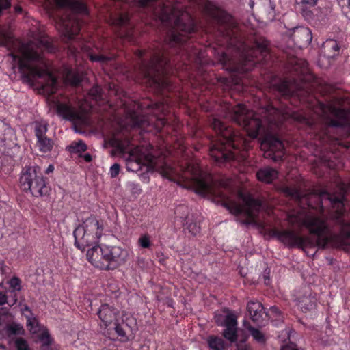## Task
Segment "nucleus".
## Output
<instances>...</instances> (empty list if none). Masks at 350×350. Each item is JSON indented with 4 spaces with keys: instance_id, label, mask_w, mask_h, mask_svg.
<instances>
[{
    "instance_id": "27",
    "label": "nucleus",
    "mask_w": 350,
    "mask_h": 350,
    "mask_svg": "<svg viewBox=\"0 0 350 350\" xmlns=\"http://www.w3.org/2000/svg\"><path fill=\"white\" fill-rule=\"evenodd\" d=\"M321 52L327 58H333L340 52V46L335 40H327L322 45Z\"/></svg>"
},
{
    "instance_id": "53",
    "label": "nucleus",
    "mask_w": 350,
    "mask_h": 350,
    "mask_svg": "<svg viewBox=\"0 0 350 350\" xmlns=\"http://www.w3.org/2000/svg\"><path fill=\"white\" fill-rule=\"evenodd\" d=\"M237 350H251L250 347L247 344H237Z\"/></svg>"
},
{
    "instance_id": "43",
    "label": "nucleus",
    "mask_w": 350,
    "mask_h": 350,
    "mask_svg": "<svg viewBox=\"0 0 350 350\" xmlns=\"http://www.w3.org/2000/svg\"><path fill=\"white\" fill-rule=\"evenodd\" d=\"M186 229L193 236L197 235L200 232V227L197 223L188 224L186 227Z\"/></svg>"
},
{
    "instance_id": "12",
    "label": "nucleus",
    "mask_w": 350,
    "mask_h": 350,
    "mask_svg": "<svg viewBox=\"0 0 350 350\" xmlns=\"http://www.w3.org/2000/svg\"><path fill=\"white\" fill-rule=\"evenodd\" d=\"M167 64V60L161 58L160 54L155 55L150 64L143 63L139 74L149 85L167 89L170 86V82L165 77Z\"/></svg>"
},
{
    "instance_id": "56",
    "label": "nucleus",
    "mask_w": 350,
    "mask_h": 350,
    "mask_svg": "<svg viewBox=\"0 0 350 350\" xmlns=\"http://www.w3.org/2000/svg\"><path fill=\"white\" fill-rule=\"evenodd\" d=\"M83 158L86 162H90L92 161V156L90 154H85Z\"/></svg>"
},
{
    "instance_id": "55",
    "label": "nucleus",
    "mask_w": 350,
    "mask_h": 350,
    "mask_svg": "<svg viewBox=\"0 0 350 350\" xmlns=\"http://www.w3.org/2000/svg\"><path fill=\"white\" fill-rule=\"evenodd\" d=\"M54 170V166L53 165H49L46 170L45 172L46 174H49L51 172H53Z\"/></svg>"
},
{
    "instance_id": "29",
    "label": "nucleus",
    "mask_w": 350,
    "mask_h": 350,
    "mask_svg": "<svg viewBox=\"0 0 350 350\" xmlns=\"http://www.w3.org/2000/svg\"><path fill=\"white\" fill-rule=\"evenodd\" d=\"M89 49V46L87 45H83L81 47V50L87 52V56L93 62H99L100 64L103 65L115 58L113 55H106L103 54H95L93 52L90 51Z\"/></svg>"
},
{
    "instance_id": "34",
    "label": "nucleus",
    "mask_w": 350,
    "mask_h": 350,
    "mask_svg": "<svg viewBox=\"0 0 350 350\" xmlns=\"http://www.w3.org/2000/svg\"><path fill=\"white\" fill-rule=\"evenodd\" d=\"M27 325L29 332L33 335L38 332H40V330L44 329L45 327L42 326L38 319L35 317L28 318Z\"/></svg>"
},
{
    "instance_id": "33",
    "label": "nucleus",
    "mask_w": 350,
    "mask_h": 350,
    "mask_svg": "<svg viewBox=\"0 0 350 350\" xmlns=\"http://www.w3.org/2000/svg\"><path fill=\"white\" fill-rule=\"evenodd\" d=\"M53 141L46 136L37 139V146L38 147L39 150L42 152H50L53 148Z\"/></svg>"
},
{
    "instance_id": "1",
    "label": "nucleus",
    "mask_w": 350,
    "mask_h": 350,
    "mask_svg": "<svg viewBox=\"0 0 350 350\" xmlns=\"http://www.w3.org/2000/svg\"><path fill=\"white\" fill-rule=\"evenodd\" d=\"M338 189V196H332L325 191L302 194L294 189L289 193L299 200L302 209L290 213L288 221L315 234V247L325 248L329 243L350 246V222L345 219L343 212V199L350 189V180L347 183L340 182Z\"/></svg>"
},
{
    "instance_id": "8",
    "label": "nucleus",
    "mask_w": 350,
    "mask_h": 350,
    "mask_svg": "<svg viewBox=\"0 0 350 350\" xmlns=\"http://www.w3.org/2000/svg\"><path fill=\"white\" fill-rule=\"evenodd\" d=\"M128 251L120 246L103 245L90 247L86 252L87 260L101 270L114 269L124 264Z\"/></svg>"
},
{
    "instance_id": "44",
    "label": "nucleus",
    "mask_w": 350,
    "mask_h": 350,
    "mask_svg": "<svg viewBox=\"0 0 350 350\" xmlns=\"http://www.w3.org/2000/svg\"><path fill=\"white\" fill-rule=\"evenodd\" d=\"M292 116H293V118L295 119V120H297L298 122H305L310 126H312L314 124V122L312 120L308 119L306 116H304L301 114L293 113Z\"/></svg>"
},
{
    "instance_id": "54",
    "label": "nucleus",
    "mask_w": 350,
    "mask_h": 350,
    "mask_svg": "<svg viewBox=\"0 0 350 350\" xmlns=\"http://www.w3.org/2000/svg\"><path fill=\"white\" fill-rule=\"evenodd\" d=\"M6 265H5L4 262H1V267L0 269L2 273H5L6 272Z\"/></svg>"
},
{
    "instance_id": "40",
    "label": "nucleus",
    "mask_w": 350,
    "mask_h": 350,
    "mask_svg": "<svg viewBox=\"0 0 350 350\" xmlns=\"http://www.w3.org/2000/svg\"><path fill=\"white\" fill-rule=\"evenodd\" d=\"M138 244L142 248H149L151 246L150 235L148 234H142L138 239Z\"/></svg>"
},
{
    "instance_id": "20",
    "label": "nucleus",
    "mask_w": 350,
    "mask_h": 350,
    "mask_svg": "<svg viewBox=\"0 0 350 350\" xmlns=\"http://www.w3.org/2000/svg\"><path fill=\"white\" fill-rule=\"evenodd\" d=\"M278 92L284 96H304L306 92L304 90V88L295 81L291 82L284 81L277 85L276 87Z\"/></svg>"
},
{
    "instance_id": "57",
    "label": "nucleus",
    "mask_w": 350,
    "mask_h": 350,
    "mask_svg": "<svg viewBox=\"0 0 350 350\" xmlns=\"http://www.w3.org/2000/svg\"><path fill=\"white\" fill-rule=\"evenodd\" d=\"M181 211H187V207H185V206H180L179 207H178L176 210V213H180Z\"/></svg>"
},
{
    "instance_id": "49",
    "label": "nucleus",
    "mask_w": 350,
    "mask_h": 350,
    "mask_svg": "<svg viewBox=\"0 0 350 350\" xmlns=\"http://www.w3.org/2000/svg\"><path fill=\"white\" fill-rule=\"evenodd\" d=\"M158 54H160V56L161 57V58L165 59V60H167V58L163 55V53H161V51H154V52H152V53H151V54H150V57H151V59H150V62H146L145 61H142V62H141V64H140V66H139V69L140 70V68H141V67H142V66L143 63H145V64H150V63L151 62L152 59L154 58V56L155 55H158ZM148 56H150V54H148Z\"/></svg>"
},
{
    "instance_id": "62",
    "label": "nucleus",
    "mask_w": 350,
    "mask_h": 350,
    "mask_svg": "<svg viewBox=\"0 0 350 350\" xmlns=\"http://www.w3.org/2000/svg\"><path fill=\"white\" fill-rule=\"evenodd\" d=\"M300 64L302 65L303 67H306L307 63L304 61H301Z\"/></svg>"
},
{
    "instance_id": "24",
    "label": "nucleus",
    "mask_w": 350,
    "mask_h": 350,
    "mask_svg": "<svg viewBox=\"0 0 350 350\" xmlns=\"http://www.w3.org/2000/svg\"><path fill=\"white\" fill-rule=\"evenodd\" d=\"M319 0H296L297 9L302 16L308 21L314 18L313 9Z\"/></svg>"
},
{
    "instance_id": "42",
    "label": "nucleus",
    "mask_w": 350,
    "mask_h": 350,
    "mask_svg": "<svg viewBox=\"0 0 350 350\" xmlns=\"http://www.w3.org/2000/svg\"><path fill=\"white\" fill-rule=\"evenodd\" d=\"M263 1V7L266 12H267L272 16H274L275 5L271 0H262Z\"/></svg>"
},
{
    "instance_id": "61",
    "label": "nucleus",
    "mask_w": 350,
    "mask_h": 350,
    "mask_svg": "<svg viewBox=\"0 0 350 350\" xmlns=\"http://www.w3.org/2000/svg\"><path fill=\"white\" fill-rule=\"evenodd\" d=\"M145 53H146V52L144 51L139 50L137 51V55L139 56V57H143Z\"/></svg>"
},
{
    "instance_id": "30",
    "label": "nucleus",
    "mask_w": 350,
    "mask_h": 350,
    "mask_svg": "<svg viewBox=\"0 0 350 350\" xmlns=\"http://www.w3.org/2000/svg\"><path fill=\"white\" fill-rule=\"evenodd\" d=\"M34 335V341L36 343H41L40 348L50 347L53 342V339L51 337L49 330L44 327Z\"/></svg>"
},
{
    "instance_id": "22",
    "label": "nucleus",
    "mask_w": 350,
    "mask_h": 350,
    "mask_svg": "<svg viewBox=\"0 0 350 350\" xmlns=\"http://www.w3.org/2000/svg\"><path fill=\"white\" fill-rule=\"evenodd\" d=\"M57 111L58 115L64 119L72 121L74 123H81L83 120L82 114L78 112L75 108L68 104L57 103Z\"/></svg>"
},
{
    "instance_id": "7",
    "label": "nucleus",
    "mask_w": 350,
    "mask_h": 350,
    "mask_svg": "<svg viewBox=\"0 0 350 350\" xmlns=\"http://www.w3.org/2000/svg\"><path fill=\"white\" fill-rule=\"evenodd\" d=\"M54 1L58 8L65 9V12L57 23V28L65 39L70 40L79 33L80 16L88 14L87 7L81 0Z\"/></svg>"
},
{
    "instance_id": "15",
    "label": "nucleus",
    "mask_w": 350,
    "mask_h": 350,
    "mask_svg": "<svg viewBox=\"0 0 350 350\" xmlns=\"http://www.w3.org/2000/svg\"><path fill=\"white\" fill-rule=\"evenodd\" d=\"M215 323L219 326L224 327L223 336L230 342H235L237 340V316L228 309L223 308L220 312H215L214 315Z\"/></svg>"
},
{
    "instance_id": "58",
    "label": "nucleus",
    "mask_w": 350,
    "mask_h": 350,
    "mask_svg": "<svg viewBox=\"0 0 350 350\" xmlns=\"http://www.w3.org/2000/svg\"><path fill=\"white\" fill-rule=\"evenodd\" d=\"M14 11L16 13H21L22 12V8L20 5H15L14 6Z\"/></svg>"
},
{
    "instance_id": "51",
    "label": "nucleus",
    "mask_w": 350,
    "mask_h": 350,
    "mask_svg": "<svg viewBox=\"0 0 350 350\" xmlns=\"http://www.w3.org/2000/svg\"><path fill=\"white\" fill-rule=\"evenodd\" d=\"M8 303V296L5 293L0 292V306Z\"/></svg>"
},
{
    "instance_id": "26",
    "label": "nucleus",
    "mask_w": 350,
    "mask_h": 350,
    "mask_svg": "<svg viewBox=\"0 0 350 350\" xmlns=\"http://www.w3.org/2000/svg\"><path fill=\"white\" fill-rule=\"evenodd\" d=\"M63 78L66 84L77 86L83 79V73L79 70L65 67L63 70Z\"/></svg>"
},
{
    "instance_id": "25",
    "label": "nucleus",
    "mask_w": 350,
    "mask_h": 350,
    "mask_svg": "<svg viewBox=\"0 0 350 350\" xmlns=\"http://www.w3.org/2000/svg\"><path fill=\"white\" fill-rule=\"evenodd\" d=\"M297 305L303 312H306L314 308L316 306V298L312 295L310 291L306 289L301 295L297 297Z\"/></svg>"
},
{
    "instance_id": "6",
    "label": "nucleus",
    "mask_w": 350,
    "mask_h": 350,
    "mask_svg": "<svg viewBox=\"0 0 350 350\" xmlns=\"http://www.w3.org/2000/svg\"><path fill=\"white\" fill-rule=\"evenodd\" d=\"M211 126L219 137L210 147L211 157L218 163L233 159L234 154L232 150L239 149V145L245 140L219 119L214 118Z\"/></svg>"
},
{
    "instance_id": "16",
    "label": "nucleus",
    "mask_w": 350,
    "mask_h": 350,
    "mask_svg": "<svg viewBox=\"0 0 350 350\" xmlns=\"http://www.w3.org/2000/svg\"><path fill=\"white\" fill-rule=\"evenodd\" d=\"M157 158L147 149L135 147L129 152L126 157V166L129 172H137L141 170L142 165H148L154 167Z\"/></svg>"
},
{
    "instance_id": "64",
    "label": "nucleus",
    "mask_w": 350,
    "mask_h": 350,
    "mask_svg": "<svg viewBox=\"0 0 350 350\" xmlns=\"http://www.w3.org/2000/svg\"><path fill=\"white\" fill-rule=\"evenodd\" d=\"M0 350H7V349L5 348V346L3 345H0Z\"/></svg>"
},
{
    "instance_id": "46",
    "label": "nucleus",
    "mask_w": 350,
    "mask_h": 350,
    "mask_svg": "<svg viewBox=\"0 0 350 350\" xmlns=\"http://www.w3.org/2000/svg\"><path fill=\"white\" fill-rule=\"evenodd\" d=\"M120 170V165L118 163H114L109 169V175L111 178H116Z\"/></svg>"
},
{
    "instance_id": "35",
    "label": "nucleus",
    "mask_w": 350,
    "mask_h": 350,
    "mask_svg": "<svg viewBox=\"0 0 350 350\" xmlns=\"http://www.w3.org/2000/svg\"><path fill=\"white\" fill-rule=\"evenodd\" d=\"M246 328L256 341L259 343H265L266 342L265 334L258 329L254 328L251 325H248Z\"/></svg>"
},
{
    "instance_id": "10",
    "label": "nucleus",
    "mask_w": 350,
    "mask_h": 350,
    "mask_svg": "<svg viewBox=\"0 0 350 350\" xmlns=\"http://www.w3.org/2000/svg\"><path fill=\"white\" fill-rule=\"evenodd\" d=\"M75 245L81 250L87 247L98 245L104 234V224L94 216L83 221L74 230Z\"/></svg>"
},
{
    "instance_id": "41",
    "label": "nucleus",
    "mask_w": 350,
    "mask_h": 350,
    "mask_svg": "<svg viewBox=\"0 0 350 350\" xmlns=\"http://www.w3.org/2000/svg\"><path fill=\"white\" fill-rule=\"evenodd\" d=\"M15 346L17 350H30L27 340L23 338H16Z\"/></svg>"
},
{
    "instance_id": "50",
    "label": "nucleus",
    "mask_w": 350,
    "mask_h": 350,
    "mask_svg": "<svg viewBox=\"0 0 350 350\" xmlns=\"http://www.w3.org/2000/svg\"><path fill=\"white\" fill-rule=\"evenodd\" d=\"M115 331L117 333V334L120 336L123 337L126 336V332L124 331L122 326L119 324H116Z\"/></svg>"
},
{
    "instance_id": "9",
    "label": "nucleus",
    "mask_w": 350,
    "mask_h": 350,
    "mask_svg": "<svg viewBox=\"0 0 350 350\" xmlns=\"http://www.w3.org/2000/svg\"><path fill=\"white\" fill-rule=\"evenodd\" d=\"M231 118L239 125L243 126L250 137L256 138L263 126V122L276 124L275 120L269 117L277 111L276 109L268 106L263 116L264 120L253 111H249L243 105L239 104L230 109Z\"/></svg>"
},
{
    "instance_id": "60",
    "label": "nucleus",
    "mask_w": 350,
    "mask_h": 350,
    "mask_svg": "<svg viewBox=\"0 0 350 350\" xmlns=\"http://www.w3.org/2000/svg\"><path fill=\"white\" fill-rule=\"evenodd\" d=\"M139 350H150L149 346L146 344H143L141 345Z\"/></svg>"
},
{
    "instance_id": "13",
    "label": "nucleus",
    "mask_w": 350,
    "mask_h": 350,
    "mask_svg": "<svg viewBox=\"0 0 350 350\" xmlns=\"http://www.w3.org/2000/svg\"><path fill=\"white\" fill-rule=\"evenodd\" d=\"M317 113L323 118L327 119L325 126L322 128V131L319 133L320 138L323 142H327L328 126L339 127L347 123L350 111L347 109L337 107L334 104L325 105L319 104Z\"/></svg>"
},
{
    "instance_id": "4",
    "label": "nucleus",
    "mask_w": 350,
    "mask_h": 350,
    "mask_svg": "<svg viewBox=\"0 0 350 350\" xmlns=\"http://www.w3.org/2000/svg\"><path fill=\"white\" fill-rule=\"evenodd\" d=\"M205 11L219 24V32L225 40V43L239 52V62H235L224 52L218 53V60L226 70L239 72H247L258 62L256 58L258 54L263 57L267 56L269 53V44L267 40L256 41L254 46L250 48L239 40L237 27L230 15L211 3L206 4Z\"/></svg>"
},
{
    "instance_id": "17",
    "label": "nucleus",
    "mask_w": 350,
    "mask_h": 350,
    "mask_svg": "<svg viewBox=\"0 0 350 350\" xmlns=\"http://www.w3.org/2000/svg\"><path fill=\"white\" fill-rule=\"evenodd\" d=\"M272 236L288 247H297L306 250L315 247V243L312 238L309 237H300L293 230L273 229Z\"/></svg>"
},
{
    "instance_id": "23",
    "label": "nucleus",
    "mask_w": 350,
    "mask_h": 350,
    "mask_svg": "<svg viewBox=\"0 0 350 350\" xmlns=\"http://www.w3.org/2000/svg\"><path fill=\"white\" fill-rule=\"evenodd\" d=\"M118 313V309L107 304H102L97 312L99 319L105 327L116 320Z\"/></svg>"
},
{
    "instance_id": "3",
    "label": "nucleus",
    "mask_w": 350,
    "mask_h": 350,
    "mask_svg": "<svg viewBox=\"0 0 350 350\" xmlns=\"http://www.w3.org/2000/svg\"><path fill=\"white\" fill-rule=\"evenodd\" d=\"M44 50L50 53L55 51L48 37L27 43L16 40L14 50L8 56L14 63L13 70L17 67L27 81L38 83L43 93L51 95L57 91L58 83L57 78L48 70L43 57Z\"/></svg>"
},
{
    "instance_id": "38",
    "label": "nucleus",
    "mask_w": 350,
    "mask_h": 350,
    "mask_svg": "<svg viewBox=\"0 0 350 350\" xmlns=\"http://www.w3.org/2000/svg\"><path fill=\"white\" fill-rule=\"evenodd\" d=\"M112 23L113 25H118V26H124L126 25L129 21V16L127 13H123L120 14L117 17H115L111 19Z\"/></svg>"
},
{
    "instance_id": "18",
    "label": "nucleus",
    "mask_w": 350,
    "mask_h": 350,
    "mask_svg": "<svg viewBox=\"0 0 350 350\" xmlns=\"http://www.w3.org/2000/svg\"><path fill=\"white\" fill-rule=\"evenodd\" d=\"M261 146L265 150L267 157L271 158L274 161L282 160L284 154V146L280 139L273 135H267L264 137Z\"/></svg>"
},
{
    "instance_id": "59",
    "label": "nucleus",
    "mask_w": 350,
    "mask_h": 350,
    "mask_svg": "<svg viewBox=\"0 0 350 350\" xmlns=\"http://www.w3.org/2000/svg\"><path fill=\"white\" fill-rule=\"evenodd\" d=\"M271 311L272 312L275 313V314H279L280 313V310H279V309L276 306L271 307Z\"/></svg>"
},
{
    "instance_id": "39",
    "label": "nucleus",
    "mask_w": 350,
    "mask_h": 350,
    "mask_svg": "<svg viewBox=\"0 0 350 350\" xmlns=\"http://www.w3.org/2000/svg\"><path fill=\"white\" fill-rule=\"evenodd\" d=\"M8 284L11 288L12 292L20 291L21 290V281L18 277L12 278L8 282Z\"/></svg>"
},
{
    "instance_id": "11",
    "label": "nucleus",
    "mask_w": 350,
    "mask_h": 350,
    "mask_svg": "<svg viewBox=\"0 0 350 350\" xmlns=\"http://www.w3.org/2000/svg\"><path fill=\"white\" fill-rule=\"evenodd\" d=\"M19 185L23 191L29 192L36 198L46 196L51 190L46 178L43 176L38 165L26 166L23 169Z\"/></svg>"
},
{
    "instance_id": "5",
    "label": "nucleus",
    "mask_w": 350,
    "mask_h": 350,
    "mask_svg": "<svg viewBox=\"0 0 350 350\" xmlns=\"http://www.w3.org/2000/svg\"><path fill=\"white\" fill-rule=\"evenodd\" d=\"M154 14L163 23L174 22L169 35V45L172 47L186 42L194 32L191 16L177 5L171 7L164 4L154 10Z\"/></svg>"
},
{
    "instance_id": "36",
    "label": "nucleus",
    "mask_w": 350,
    "mask_h": 350,
    "mask_svg": "<svg viewBox=\"0 0 350 350\" xmlns=\"http://www.w3.org/2000/svg\"><path fill=\"white\" fill-rule=\"evenodd\" d=\"M68 148L71 153H81L87 150V146L82 140H79L73 142Z\"/></svg>"
},
{
    "instance_id": "14",
    "label": "nucleus",
    "mask_w": 350,
    "mask_h": 350,
    "mask_svg": "<svg viewBox=\"0 0 350 350\" xmlns=\"http://www.w3.org/2000/svg\"><path fill=\"white\" fill-rule=\"evenodd\" d=\"M148 107H150L148 105ZM151 107L154 109V116L149 118L144 116H141L138 113L133 110H128L126 113V122L124 126H130L132 128L137 126H145L154 123L157 129H161L166 124V120L164 117L159 116L157 112H161L165 115V111L167 109V105L163 103H156L153 104Z\"/></svg>"
},
{
    "instance_id": "19",
    "label": "nucleus",
    "mask_w": 350,
    "mask_h": 350,
    "mask_svg": "<svg viewBox=\"0 0 350 350\" xmlns=\"http://www.w3.org/2000/svg\"><path fill=\"white\" fill-rule=\"evenodd\" d=\"M247 309L252 321L258 325H263L267 321V314L262 304L257 301H250Z\"/></svg>"
},
{
    "instance_id": "28",
    "label": "nucleus",
    "mask_w": 350,
    "mask_h": 350,
    "mask_svg": "<svg viewBox=\"0 0 350 350\" xmlns=\"http://www.w3.org/2000/svg\"><path fill=\"white\" fill-rule=\"evenodd\" d=\"M256 177L261 182L270 183L277 178L278 172L272 167H265L258 170Z\"/></svg>"
},
{
    "instance_id": "52",
    "label": "nucleus",
    "mask_w": 350,
    "mask_h": 350,
    "mask_svg": "<svg viewBox=\"0 0 350 350\" xmlns=\"http://www.w3.org/2000/svg\"><path fill=\"white\" fill-rule=\"evenodd\" d=\"M295 345L293 343L286 344L281 347L280 350H295Z\"/></svg>"
},
{
    "instance_id": "21",
    "label": "nucleus",
    "mask_w": 350,
    "mask_h": 350,
    "mask_svg": "<svg viewBox=\"0 0 350 350\" xmlns=\"http://www.w3.org/2000/svg\"><path fill=\"white\" fill-rule=\"evenodd\" d=\"M291 39L299 48L306 47L312 41L311 31L309 28L305 27H296L291 34Z\"/></svg>"
},
{
    "instance_id": "45",
    "label": "nucleus",
    "mask_w": 350,
    "mask_h": 350,
    "mask_svg": "<svg viewBox=\"0 0 350 350\" xmlns=\"http://www.w3.org/2000/svg\"><path fill=\"white\" fill-rule=\"evenodd\" d=\"M89 94L93 99L100 100L102 98L101 88L99 86H95L90 89Z\"/></svg>"
},
{
    "instance_id": "32",
    "label": "nucleus",
    "mask_w": 350,
    "mask_h": 350,
    "mask_svg": "<svg viewBox=\"0 0 350 350\" xmlns=\"http://www.w3.org/2000/svg\"><path fill=\"white\" fill-rule=\"evenodd\" d=\"M208 347L211 350H225L226 349V344L224 340L215 335L209 336L206 339Z\"/></svg>"
},
{
    "instance_id": "2",
    "label": "nucleus",
    "mask_w": 350,
    "mask_h": 350,
    "mask_svg": "<svg viewBox=\"0 0 350 350\" xmlns=\"http://www.w3.org/2000/svg\"><path fill=\"white\" fill-rule=\"evenodd\" d=\"M182 174L171 166H165L161 170V174L170 180L177 181L188 189H193L200 195H211L219 198L222 205L234 215L243 214L249 219L245 224H251L262 207L261 201L253 198L250 195H245L241 191L237 193V198L241 202H237L230 198L229 194L231 189L228 184L223 182L219 187L213 185V179L209 174L204 172L198 166L188 164L182 170Z\"/></svg>"
},
{
    "instance_id": "63",
    "label": "nucleus",
    "mask_w": 350,
    "mask_h": 350,
    "mask_svg": "<svg viewBox=\"0 0 350 350\" xmlns=\"http://www.w3.org/2000/svg\"><path fill=\"white\" fill-rule=\"evenodd\" d=\"M40 350H51V347H45V348H40Z\"/></svg>"
},
{
    "instance_id": "47",
    "label": "nucleus",
    "mask_w": 350,
    "mask_h": 350,
    "mask_svg": "<svg viewBox=\"0 0 350 350\" xmlns=\"http://www.w3.org/2000/svg\"><path fill=\"white\" fill-rule=\"evenodd\" d=\"M157 0H138L137 4L139 7L146 8L152 6Z\"/></svg>"
},
{
    "instance_id": "48",
    "label": "nucleus",
    "mask_w": 350,
    "mask_h": 350,
    "mask_svg": "<svg viewBox=\"0 0 350 350\" xmlns=\"http://www.w3.org/2000/svg\"><path fill=\"white\" fill-rule=\"evenodd\" d=\"M202 56H203V55L201 53V51H198L196 49L192 50L191 51H190L188 53V57L189 59H195V58L200 59Z\"/></svg>"
},
{
    "instance_id": "37",
    "label": "nucleus",
    "mask_w": 350,
    "mask_h": 350,
    "mask_svg": "<svg viewBox=\"0 0 350 350\" xmlns=\"http://www.w3.org/2000/svg\"><path fill=\"white\" fill-rule=\"evenodd\" d=\"M48 131V124L46 122H36L35 133L37 139L46 137Z\"/></svg>"
},
{
    "instance_id": "31",
    "label": "nucleus",
    "mask_w": 350,
    "mask_h": 350,
    "mask_svg": "<svg viewBox=\"0 0 350 350\" xmlns=\"http://www.w3.org/2000/svg\"><path fill=\"white\" fill-rule=\"evenodd\" d=\"M110 144L116 148V150L120 153L129 154V152L132 149L129 150L130 141L128 139H121L118 137H113L110 139Z\"/></svg>"
}]
</instances>
